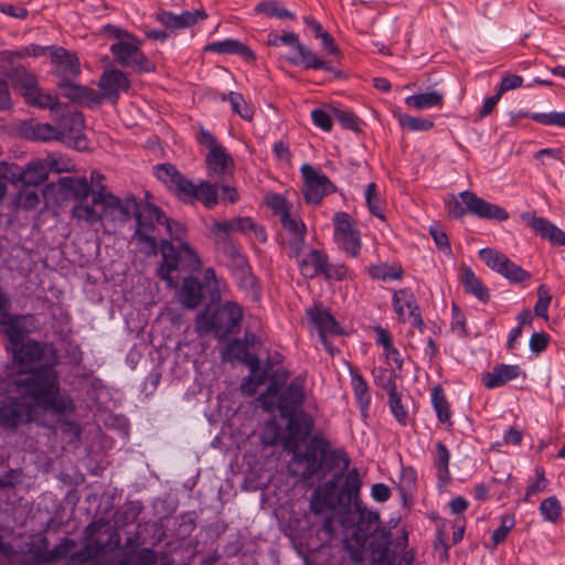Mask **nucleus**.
<instances>
[{
  "label": "nucleus",
  "instance_id": "obj_16",
  "mask_svg": "<svg viewBox=\"0 0 565 565\" xmlns=\"http://www.w3.org/2000/svg\"><path fill=\"white\" fill-rule=\"evenodd\" d=\"M393 307L401 322H406L413 319L412 324L415 328L423 329L425 327L424 320L420 316V309L415 298L414 292L408 288H403L394 291Z\"/></svg>",
  "mask_w": 565,
  "mask_h": 565
},
{
  "label": "nucleus",
  "instance_id": "obj_5",
  "mask_svg": "<svg viewBox=\"0 0 565 565\" xmlns=\"http://www.w3.org/2000/svg\"><path fill=\"white\" fill-rule=\"evenodd\" d=\"M329 449L330 443L320 434H315L305 451H299V448L289 451L296 462L306 463L302 478L311 479L320 472L328 473L333 469L335 451Z\"/></svg>",
  "mask_w": 565,
  "mask_h": 565
},
{
  "label": "nucleus",
  "instance_id": "obj_45",
  "mask_svg": "<svg viewBox=\"0 0 565 565\" xmlns=\"http://www.w3.org/2000/svg\"><path fill=\"white\" fill-rule=\"evenodd\" d=\"M449 462L450 452L448 448L444 443L437 441L434 463L437 469V478L440 482H447L450 479Z\"/></svg>",
  "mask_w": 565,
  "mask_h": 565
},
{
  "label": "nucleus",
  "instance_id": "obj_32",
  "mask_svg": "<svg viewBox=\"0 0 565 565\" xmlns=\"http://www.w3.org/2000/svg\"><path fill=\"white\" fill-rule=\"evenodd\" d=\"M24 102L40 109H50L52 116L57 114L61 110L62 104L58 100L56 95H52L45 93L41 87H39L38 82L29 89L23 93Z\"/></svg>",
  "mask_w": 565,
  "mask_h": 565
},
{
  "label": "nucleus",
  "instance_id": "obj_3",
  "mask_svg": "<svg viewBox=\"0 0 565 565\" xmlns=\"http://www.w3.org/2000/svg\"><path fill=\"white\" fill-rule=\"evenodd\" d=\"M137 223L134 233V239L139 246L140 250L146 255L157 254L158 244L152 233L156 230V224L166 225L169 234L172 232V223L164 212L157 205L151 203H143L136 198V207L131 210Z\"/></svg>",
  "mask_w": 565,
  "mask_h": 565
},
{
  "label": "nucleus",
  "instance_id": "obj_20",
  "mask_svg": "<svg viewBox=\"0 0 565 565\" xmlns=\"http://www.w3.org/2000/svg\"><path fill=\"white\" fill-rule=\"evenodd\" d=\"M282 228L287 232L290 256L299 258L305 249L307 227L302 220L290 214H285L280 220Z\"/></svg>",
  "mask_w": 565,
  "mask_h": 565
},
{
  "label": "nucleus",
  "instance_id": "obj_11",
  "mask_svg": "<svg viewBox=\"0 0 565 565\" xmlns=\"http://www.w3.org/2000/svg\"><path fill=\"white\" fill-rule=\"evenodd\" d=\"M53 117L56 120L60 140L73 142L78 150L86 148L85 120L81 111L65 110L61 107V110Z\"/></svg>",
  "mask_w": 565,
  "mask_h": 565
},
{
  "label": "nucleus",
  "instance_id": "obj_60",
  "mask_svg": "<svg viewBox=\"0 0 565 565\" xmlns=\"http://www.w3.org/2000/svg\"><path fill=\"white\" fill-rule=\"evenodd\" d=\"M514 525H515V520H514L513 515L504 514L501 518L500 526L498 529H495L492 533L493 548L497 547L502 542H504L509 532L514 527Z\"/></svg>",
  "mask_w": 565,
  "mask_h": 565
},
{
  "label": "nucleus",
  "instance_id": "obj_57",
  "mask_svg": "<svg viewBox=\"0 0 565 565\" xmlns=\"http://www.w3.org/2000/svg\"><path fill=\"white\" fill-rule=\"evenodd\" d=\"M120 565H157V556L152 548L143 547L134 556L125 557Z\"/></svg>",
  "mask_w": 565,
  "mask_h": 565
},
{
  "label": "nucleus",
  "instance_id": "obj_59",
  "mask_svg": "<svg viewBox=\"0 0 565 565\" xmlns=\"http://www.w3.org/2000/svg\"><path fill=\"white\" fill-rule=\"evenodd\" d=\"M332 116L342 125L345 129L359 130L361 119L350 110H343L340 108H332Z\"/></svg>",
  "mask_w": 565,
  "mask_h": 565
},
{
  "label": "nucleus",
  "instance_id": "obj_62",
  "mask_svg": "<svg viewBox=\"0 0 565 565\" xmlns=\"http://www.w3.org/2000/svg\"><path fill=\"white\" fill-rule=\"evenodd\" d=\"M268 207L273 211L275 215H278L280 220L285 216V214H290V206L281 194H271L266 200Z\"/></svg>",
  "mask_w": 565,
  "mask_h": 565
},
{
  "label": "nucleus",
  "instance_id": "obj_29",
  "mask_svg": "<svg viewBox=\"0 0 565 565\" xmlns=\"http://www.w3.org/2000/svg\"><path fill=\"white\" fill-rule=\"evenodd\" d=\"M161 254L162 263L158 268V276L161 280L167 281L168 286L174 287L175 285L170 274L179 269L181 264L179 250H177L170 241L163 239L161 243Z\"/></svg>",
  "mask_w": 565,
  "mask_h": 565
},
{
  "label": "nucleus",
  "instance_id": "obj_53",
  "mask_svg": "<svg viewBox=\"0 0 565 565\" xmlns=\"http://www.w3.org/2000/svg\"><path fill=\"white\" fill-rule=\"evenodd\" d=\"M540 513L545 521L556 523L562 514V505L556 497L544 499L540 504Z\"/></svg>",
  "mask_w": 565,
  "mask_h": 565
},
{
  "label": "nucleus",
  "instance_id": "obj_46",
  "mask_svg": "<svg viewBox=\"0 0 565 565\" xmlns=\"http://www.w3.org/2000/svg\"><path fill=\"white\" fill-rule=\"evenodd\" d=\"M254 10L256 13H263L269 18L275 17L280 20H285V19L295 20L296 19V15L294 12H291L288 9H286L285 7H282L281 3L276 0H268V1L259 2L258 4H256Z\"/></svg>",
  "mask_w": 565,
  "mask_h": 565
},
{
  "label": "nucleus",
  "instance_id": "obj_21",
  "mask_svg": "<svg viewBox=\"0 0 565 565\" xmlns=\"http://www.w3.org/2000/svg\"><path fill=\"white\" fill-rule=\"evenodd\" d=\"M94 205H102L104 213H113L115 211H119L125 220H128L131 216V210L136 207V196L131 195L126 198L122 202L117 195L102 191H93L92 198Z\"/></svg>",
  "mask_w": 565,
  "mask_h": 565
},
{
  "label": "nucleus",
  "instance_id": "obj_4",
  "mask_svg": "<svg viewBox=\"0 0 565 565\" xmlns=\"http://www.w3.org/2000/svg\"><path fill=\"white\" fill-rule=\"evenodd\" d=\"M242 319V308L233 301H226L217 307L206 306L198 316L196 323L199 329L225 339L239 327Z\"/></svg>",
  "mask_w": 565,
  "mask_h": 565
},
{
  "label": "nucleus",
  "instance_id": "obj_25",
  "mask_svg": "<svg viewBox=\"0 0 565 565\" xmlns=\"http://www.w3.org/2000/svg\"><path fill=\"white\" fill-rule=\"evenodd\" d=\"M307 317L318 330L322 343L327 347V334H341V327L334 317L324 308L315 306L307 310Z\"/></svg>",
  "mask_w": 565,
  "mask_h": 565
},
{
  "label": "nucleus",
  "instance_id": "obj_13",
  "mask_svg": "<svg viewBox=\"0 0 565 565\" xmlns=\"http://www.w3.org/2000/svg\"><path fill=\"white\" fill-rule=\"evenodd\" d=\"M134 42L119 41L110 46V52L117 63L131 67L138 72H150L153 66L150 60L141 52V42L136 39Z\"/></svg>",
  "mask_w": 565,
  "mask_h": 565
},
{
  "label": "nucleus",
  "instance_id": "obj_38",
  "mask_svg": "<svg viewBox=\"0 0 565 565\" xmlns=\"http://www.w3.org/2000/svg\"><path fill=\"white\" fill-rule=\"evenodd\" d=\"M350 375H351V384L354 392V396L356 403L362 413L366 412L371 404V394L369 390V384L365 379L362 376L360 371L350 366Z\"/></svg>",
  "mask_w": 565,
  "mask_h": 565
},
{
  "label": "nucleus",
  "instance_id": "obj_49",
  "mask_svg": "<svg viewBox=\"0 0 565 565\" xmlns=\"http://www.w3.org/2000/svg\"><path fill=\"white\" fill-rule=\"evenodd\" d=\"M223 99H228L231 103L232 110L239 115L243 119L248 121L253 119L254 108L246 103L242 94L231 92L228 96H224Z\"/></svg>",
  "mask_w": 565,
  "mask_h": 565
},
{
  "label": "nucleus",
  "instance_id": "obj_27",
  "mask_svg": "<svg viewBox=\"0 0 565 565\" xmlns=\"http://www.w3.org/2000/svg\"><path fill=\"white\" fill-rule=\"evenodd\" d=\"M204 51L216 54L238 55L248 63H253L256 61V55L250 50V47L244 44L243 42L234 39H225L223 41L207 43L204 46Z\"/></svg>",
  "mask_w": 565,
  "mask_h": 565
},
{
  "label": "nucleus",
  "instance_id": "obj_51",
  "mask_svg": "<svg viewBox=\"0 0 565 565\" xmlns=\"http://www.w3.org/2000/svg\"><path fill=\"white\" fill-rule=\"evenodd\" d=\"M365 201L370 213L384 221L385 216L382 210V199L377 193V185L371 182L366 185Z\"/></svg>",
  "mask_w": 565,
  "mask_h": 565
},
{
  "label": "nucleus",
  "instance_id": "obj_50",
  "mask_svg": "<svg viewBox=\"0 0 565 565\" xmlns=\"http://www.w3.org/2000/svg\"><path fill=\"white\" fill-rule=\"evenodd\" d=\"M367 273L372 278L380 280H396L403 276L401 267H392L386 264L372 265L367 268Z\"/></svg>",
  "mask_w": 565,
  "mask_h": 565
},
{
  "label": "nucleus",
  "instance_id": "obj_31",
  "mask_svg": "<svg viewBox=\"0 0 565 565\" xmlns=\"http://www.w3.org/2000/svg\"><path fill=\"white\" fill-rule=\"evenodd\" d=\"M204 285L198 278L186 277L178 291L179 301L186 309H195L204 298Z\"/></svg>",
  "mask_w": 565,
  "mask_h": 565
},
{
  "label": "nucleus",
  "instance_id": "obj_43",
  "mask_svg": "<svg viewBox=\"0 0 565 565\" xmlns=\"http://www.w3.org/2000/svg\"><path fill=\"white\" fill-rule=\"evenodd\" d=\"M444 102V96L439 92L433 90L427 93H422L417 95L407 96L405 98V104L409 108L414 109H427L431 107H441Z\"/></svg>",
  "mask_w": 565,
  "mask_h": 565
},
{
  "label": "nucleus",
  "instance_id": "obj_40",
  "mask_svg": "<svg viewBox=\"0 0 565 565\" xmlns=\"http://www.w3.org/2000/svg\"><path fill=\"white\" fill-rule=\"evenodd\" d=\"M107 553V544H103L100 540L85 541L84 546L72 553L68 557V563L85 564L100 555Z\"/></svg>",
  "mask_w": 565,
  "mask_h": 565
},
{
  "label": "nucleus",
  "instance_id": "obj_35",
  "mask_svg": "<svg viewBox=\"0 0 565 565\" xmlns=\"http://www.w3.org/2000/svg\"><path fill=\"white\" fill-rule=\"evenodd\" d=\"M297 56H289L287 60L292 65H301L305 70H323L332 72L333 68L327 61L321 60L311 49L298 45Z\"/></svg>",
  "mask_w": 565,
  "mask_h": 565
},
{
  "label": "nucleus",
  "instance_id": "obj_7",
  "mask_svg": "<svg viewBox=\"0 0 565 565\" xmlns=\"http://www.w3.org/2000/svg\"><path fill=\"white\" fill-rule=\"evenodd\" d=\"M461 202L454 200L448 206V213L454 218H461L469 213L479 218L504 222L509 213L498 204L479 198L475 192L466 190L459 193Z\"/></svg>",
  "mask_w": 565,
  "mask_h": 565
},
{
  "label": "nucleus",
  "instance_id": "obj_19",
  "mask_svg": "<svg viewBox=\"0 0 565 565\" xmlns=\"http://www.w3.org/2000/svg\"><path fill=\"white\" fill-rule=\"evenodd\" d=\"M99 88L103 99H108L116 104L119 99L120 92H127L130 88V81L127 75L119 70L105 71L99 79Z\"/></svg>",
  "mask_w": 565,
  "mask_h": 565
},
{
  "label": "nucleus",
  "instance_id": "obj_58",
  "mask_svg": "<svg viewBox=\"0 0 565 565\" xmlns=\"http://www.w3.org/2000/svg\"><path fill=\"white\" fill-rule=\"evenodd\" d=\"M529 117L541 125L565 128V111L534 113Z\"/></svg>",
  "mask_w": 565,
  "mask_h": 565
},
{
  "label": "nucleus",
  "instance_id": "obj_63",
  "mask_svg": "<svg viewBox=\"0 0 565 565\" xmlns=\"http://www.w3.org/2000/svg\"><path fill=\"white\" fill-rule=\"evenodd\" d=\"M179 254L181 264L185 262L186 266L193 270H196L201 267V260L198 254L192 249V247L189 244L181 243Z\"/></svg>",
  "mask_w": 565,
  "mask_h": 565
},
{
  "label": "nucleus",
  "instance_id": "obj_9",
  "mask_svg": "<svg viewBox=\"0 0 565 565\" xmlns=\"http://www.w3.org/2000/svg\"><path fill=\"white\" fill-rule=\"evenodd\" d=\"M333 239L348 256L355 258L362 248L361 232L356 222L347 212H337L332 217Z\"/></svg>",
  "mask_w": 565,
  "mask_h": 565
},
{
  "label": "nucleus",
  "instance_id": "obj_55",
  "mask_svg": "<svg viewBox=\"0 0 565 565\" xmlns=\"http://www.w3.org/2000/svg\"><path fill=\"white\" fill-rule=\"evenodd\" d=\"M388 406L397 423L402 426H406L409 420V415L408 411L402 404L401 394L398 392H393V394L388 395Z\"/></svg>",
  "mask_w": 565,
  "mask_h": 565
},
{
  "label": "nucleus",
  "instance_id": "obj_44",
  "mask_svg": "<svg viewBox=\"0 0 565 565\" xmlns=\"http://www.w3.org/2000/svg\"><path fill=\"white\" fill-rule=\"evenodd\" d=\"M49 177L47 164L44 161L30 163L21 173V181L24 185L36 186L43 183Z\"/></svg>",
  "mask_w": 565,
  "mask_h": 565
},
{
  "label": "nucleus",
  "instance_id": "obj_39",
  "mask_svg": "<svg viewBox=\"0 0 565 565\" xmlns=\"http://www.w3.org/2000/svg\"><path fill=\"white\" fill-rule=\"evenodd\" d=\"M237 286L252 301H259L262 298V287L257 277L253 274L252 267L249 266L243 271L237 273L233 276Z\"/></svg>",
  "mask_w": 565,
  "mask_h": 565
},
{
  "label": "nucleus",
  "instance_id": "obj_26",
  "mask_svg": "<svg viewBox=\"0 0 565 565\" xmlns=\"http://www.w3.org/2000/svg\"><path fill=\"white\" fill-rule=\"evenodd\" d=\"M73 79L74 78H66L58 81L57 87L62 96L73 102L85 103L88 106L102 103V97L98 92L93 88L75 84Z\"/></svg>",
  "mask_w": 565,
  "mask_h": 565
},
{
  "label": "nucleus",
  "instance_id": "obj_52",
  "mask_svg": "<svg viewBox=\"0 0 565 565\" xmlns=\"http://www.w3.org/2000/svg\"><path fill=\"white\" fill-rule=\"evenodd\" d=\"M143 510V505L140 501H128L126 502L118 512V522L121 525H129L137 521Z\"/></svg>",
  "mask_w": 565,
  "mask_h": 565
},
{
  "label": "nucleus",
  "instance_id": "obj_15",
  "mask_svg": "<svg viewBox=\"0 0 565 565\" xmlns=\"http://www.w3.org/2000/svg\"><path fill=\"white\" fill-rule=\"evenodd\" d=\"M287 419V438L285 443V447L288 450L298 449L301 441H305L310 437L313 427L315 420L313 417L303 411L294 413V415H289L284 417Z\"/></svg>",
  "mask_w": 565,
  "mask_h": 565
},
{
  "label": "nucleus",
  "instance_id": "obj_42",
  "mask_svg": "<svg viewBox=\"0 0 565 565\" xmlns=\"http://www.w3.org/2000/svg\"><path fill=\"white\" fill-rule=\"evenodd\" d=\"M222 253L226 259L228 268L231 269L232 276L250 266L247 257L244 256L232 242L224 243Z\"/></svg>",
  "mask_w": 565,
  "mask_h": 565
},
{
  "label": "nucleus",
  "instance_id": "obj_1",
  "mask_svg": "<svg viewBox=\"0 0 565 565\" xmlns=\"http://www.w3.org/2000/svg\"><path fill=\"white\" fill-rule=\"evenodd\" d=\"M46 344L28 338L17 347H6L11 361L1 369L11 381L15 392H24L41 408L61 416L75 412V404L68 394L61 393L56 360L41 363Z\"/></svg>",
  "mask_w": 565,
  "mask_h": 565
},
{
  "label": "nucleus",
  "instance_id": "obj_12",
  "mask_svg": "<svg viewBox=\"0 0 565 565\" xmlns=\"http://www.w3.org/2000/svg\"><path fill=\"white\" fill-rule=\"evenodd\" d=\"M479 257L489 268L502 275L512 284H523L532 277L529 271L513 263L505 254L493 248L480 249Z\"/></svg>",
  "mask_w": 565,
  "mask_h": 565
},
{
  "label": "nucleus",
  "instance_id": "obj_22",
  "mask_svg": "<svg viewBox=\"0 0 565 565\" xmlns=\"http://www.w3.org/2000/svg\"><path fill=\"white\" fill-rule=\"evenodd\" d=\"M305 401L303 383L299 379L290 382L287 387L281 392L278 399V409L281 417L294 415L300 412Z\"/></svg>",
  "mask_w": 565,
  "mask_h": 565
},
{
  "label": "nucleus",
  "instance_id": "obj_18",
  "mask_svg": "<svg viewBox=\"0 0 565 565\" xmlns=\"http://www.w3.org/2000/svg\"><path fill=\"white\" fill-rule=\"evenodd\" d=\"M53 74L60 79L76 78L81 74V64L76 53L62 46L52 50Z\"/></svg>",
  "mask_w": 565,
  "mask_h": 565
},
{
  "label": "nucleus",
  "instance_id": "obj_24",
  "mask_svg": "<svg viewBox=\"0 0 565 565\" xmlns=\"http://www.w3.org/2000/svg\"><path fill=\"white\" fill-rule=\"evenodd\" d=\"M207 13L202 10L183 11L180 14H174L171 11L161 10L157 13L156 19L162 25L170 30H181L193 26L200 20H205Z\"/></svg>",
  "mask_w": 565,
  "mask_h": 565
},
{
  "label": "nucleus",
  "instance_id": "obj_2",
  "mask_svg": "<svg viewBox=\"0 0 565 565\" xmlns=\"http://www.w3.org/2000/svg\"><path fill=\"white\" fill-rule=\"evenodd\" d=\"M196 139L209 150L205 157L206 172L210 178L216 180L215 182L202 180L195 184L171 163L157 164L154 173L181 202L185 204L201 202L205 209L212 210L218 203L217 181L225 182L232 178L235 163L226 148L209 130L201 127Z\"/></svg>",
  "mask_w": 565,
  "mask_h": 565
},
{
  "label": "nucleus",
  "instance_id": "obj_37",
  "mask_svg": "<svg viewBox=\"0 0 565 565\" xmlns=\"http://www.w3.org/2000/svg\"><path fill=\"white\" fill-rule=\"evenodd\" d=\"M58 185L63 191L68 192L77 203L86 202L90 194V185L85 177H64L58 180Z\"/></svg>",
  "mask_w": 565,
  "mask_h": 565
},
{
  "label": "nucleus",
  "instance_id": "obj_30",
  "mask_svg": "<svg viewBox=\"0 0 565 565\" xmlns=\"http://www.w3.org/2000/svg\"><path fill=\"white\" fill-rule=\"evenodd\" d=\"M297 259L301 275L310 279L323 276L329 263L328 255L320 249H311L306 257Z\"/></svg>",
  "mask_w": 565,
  "mask_h": 565
},
{
  "label": "nucleus",
  "instance_id": "obj_36",
  "mask_svg": "<svg viewBox=\"0 0 565 565\" xmlns=\"http://www.w3.org/2000/svg\"><path fill=\"white\" fill-rule=\"evenodd\" d=\"M461 282L467 294L475 296L483 303H487L490 300L489 289L468 266H465L461 269Z\"/></svg>",
  "mask_w": 565,
  "mask_h": 565
},
{
  "label": "nucleus",
  "instance_id": "obj_47",
  "mask_svg": "<svg viewBox=\"0 0 565 565\" xmlns=\"http://www.w3.org/2000/svg\"><path fill=\"white\" fill-rule=\"evenodd\" d=\"M373 374L374 383L385 390L388 395L393 394V392H397L396 379L398 375L395 370L379 367L373 371Z\"/></svg>",
  "mask_w": 565,
  "mask_h": 565
},
{
  "label": "nucleus",
  "instance_id": "obj_61",
  "mask_svg": "<svg viewBox=\"0 0 565 565\" xmlns=\"http://www.w3.org/2000/svg\"><path fill=\"white\" fill-rule=\"evenodd\" d=\"M539 299L534 306V312L537 317L547 319V311L552 301V296L545 285L537 288Z\"/></svg>",
  "mask_w": 565,
  "mask_h": 565
},
{
  "label": "nucleus",
  "instance_id": "obj_33",
  "mask_svg": "<svg viewBox=\"0 0 565 565\" xmlns=\"http://www.w3.org/2000/svg\"><path fill=\"white\" fill-rule=\"evenodd\" d=\"M521 373L519 365L499 364L491 372L482 376V383L487 388H495L516 379Z\"/></svg>",
  "mask_w": 565,
  "mask_h": 565
},
{
  "label": "nucleus",
  "instance_id": "obj_6",
  "mask_svg": "<svg viewBox=\"0 0 565 565\" xmlns=\"http://www.w3.org/2000/svg\"><path fill=\"white\" fill-rule=\"evenodd\" d=\"M347 518H343V523L350 518L352 524L355 525V530L352 533L351 540L355 546L352 548L350 540L347 539L344 542L348 550L351 551L353 561L358 562L361 559L360 553L363 551L367 540L372 536L380 526V515L377 512H373L363 505L362 500L355 501V507L351 509V513H345Z\"/></svg>",
  "mask_w": 565,
  "mask_h": 565
},
{
  "label": "nucleus",
  "instance_id": "obj_54",
  "mask_svg": "<svg viewBox=\"0 0 565 565\" xmlns=\"http://www.w3.org/2000/svg\"><path fill=\"white\" fill-rule=\"evenodd\" d=\"M3 564L8 565H39L35 553L19 552L10 544V551L4 554Z\"/></svg>",
  "mask_w": 565,
  "mask_h": 565
},
{
  "label": "nucleus",
  "instance_id": "obj_28",
  "mask_svg": "<svg viewBox=\"0 0 565 565\" xmlns=\"http://www.w3.org/2000/svg\"><path fill=\"white\" fill-rule=\"evenodd\" d=\"M1 68L2 75L10 81L13 88L19 90L22 96L25 90H29L38 82L36 75L24 65H2Z\"/></svg>",
  "mask_w": 565,
  "mask_h": 565
},
{
  "label": "nucleus",
  "instance_id": "obj_56",
  "mask_svg": "<svg viewBox=\"0 0 565 565\" xmlns=\"http://www.w3.org/2000/svg\"><path fill=\"white\" fill-rule=\"evenodd\" d=\"M398 122L403 128L411 131H428L434 127V122L430 119L411 115H399Z\"/></svg>",
  "mask_w": 565,
  "mask_h": 565
},
{
  "label": "nucleus",
  "instance_id": "obj_48",
  "mask_svg": "<svg viewBox=\"0 0 565 565\" xmlns=\"http://www.w3.org/2000/svg\"><path fill=\"white\" fill-rule=\"evenodd\" d=\"M71 214L73 218L86 222L90 225L103 221V214L97 212L93 206L85 204V202L76 203Z\"/></svg>",
  "mask_w": 565,
  "mask_h": 565
},
{
  "label": "nucleus",
  "instance_id": "obj_8",
  "mask_svg": "<svg viewBox=\"0 0 565 565\" xmlns=\"http://www.w3.org/2000/svg\"><path fill=\"white\" fill-rule=\"evenodd\" d=\"M0 401V427L15 430L19 426L33 420L35 408L40 407L24 392H11Z\"/></svg>",
  "mask_w": 565,
  "mask_h": 565
},
{
  "label": "nucleus",
  "instance_id": "obj_10",
  "mask_svg": "<svg viewBox=\"0 0 565 565\" xmlns=\"http://www.w3.org/2000/svg\"><path fill=\"white\" fill-rule=\"evenodd\" d=\"M300 172L303 178L302 193L306 203L319 205L324 196L337 192L335 184L309 163L302 164Z\"/></svg>",
  "mask_w": 565,
  "mask_h": 565
},
{
  "label": "nucleus",
  "instance_id": "obj_17",
  "mask_svg": "<svg viewBox=\"0 0 565 565\" xmlns=\"http://www.w3.org/2000/svg\"><path fill=\"white\" fill-rule=\"evenodd\" d=\"M521 218L535 234L547 239L552 245L565 246V232L548 220L530 212L522 213Z\"/></svg>",
  "mask_w": 565,
  "mask_h": 565
},
{
  "label": "nucleus",
  "instance_id": "obj_14",
  "mask_svg": "<svg viewBox=\"0 0 565 565\" xmlns=\"http://www.w3.org/2000/svg\"><path fill=\"white\" fill-rule=\"evenodd\" d=\"M34 317L30 313L18 315L10 313V311L0 317V326L2 332L7 337L8 344L6 347H17L18 344L26 341L28 334L31 332Z\"/></svg>",
  "mask_w": 565,
  "mask_h": 565
},
{
  "label": "nucleus",
  "instance_id": "obj_64",
  "mask_svg": "<svg viewBox=\"0 0 565 565\" xmlns=\"http://www.w3.org/2000/svg\"><path fill=\"white\" fill-rule=\"evenodd\" d=\"M429 233L438 249L446 254L451 253L449 238L440 225H431L429 228Z\"/></svg>",
  "mask_w": 565,
  "mask_h": 565
},
{
  "label": "nucleus",
  "instance_id": "obj_41",
  "mask_svg": "<svg viewBox=\"0 0 565 565\" xmlns=\"http://www.w3.org/2000/svg\"><path fill=\"white\" fill-rule=\"evenodd\" d=\"M431 403L437 414L438 420L446 424L448 427L454 425L451 420L450 405L446 398L444 388L440 385H436L431 391Z\"/></svg>",
  "mask_w": 565,
  "mask_h": 565
},
{
  "label": "nucleus",
  "instance_id": "obj_23",
  "mask_svg": "<svg viewBox=\"0 0 565 565\" xmlns=\"http://www.w3.org/2000/svg\"><path fill=\"white\" fill-rule=\"evenodd\" d=\"M362 487V480L360 478L359 470L352 468L344 477V481L338 493V504L344 511V513H351V509L355 507V501L360 499V489Z\"/></svg>",
  "mask_w": 565,
  "mask_h": 565
},
{
  "label": "nucleus",
  "instance_id": "obj_34",
  "mask_svg": "<svg viewBox=\"0 0 565 565\" xmlns=\"http://www.w3.org/2000/svg\"><path fill=\"white\" fill-rule=\"evenodd\" d=\"M21 134L24 138L32 141H52L60 140L56 125L53 126L47 122H24L21 126Z\"/></svg>",
  "mask_w": 565,
  "mask_h": 565
}]
</instances>
